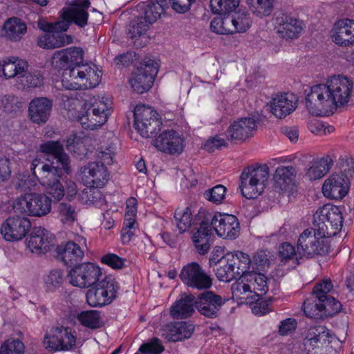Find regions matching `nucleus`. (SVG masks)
<instances>
[{
	"instance_id": "1",
	"label": "nucleus",
	"mask_w": 354,
	"mask_h": 354,
	"mask_svg": "<svg viewBox=\"0 0 354 354\" xmlns=\"http://www.w3.org/2000/svg\"><path fill=\"white\" fill-rule=\"evenodd\" d=\"M353 88V82L348 77L342 75L332 76L325 84L311 87L306 96V106L310 114L317 116L333 112L347 104Z\"/></svg>"
},
{
	"instance_id": "2",
	"label": "nucleus",
	"mask_w": 354,
	"mask_h": 354,
	"mask_svg": "<svg viewBox=\"0 0 354 354\" xmlns=\"http://www.w3.org/2000/svg\"><path fill=\"white\" fill-rule=\"evenodd\" d=\"M32 175L45 187L47 193L55 200L59 201L64 196V189L61 183L64 169L61 165L44 162L39 158L32 160L30 167Z\"/></svg>"
},
{
	"instance_id": "3",
	"label": "nucleus",
	"mask_w": 354,
	"mask_h": 354,
	"mask_svg": "<svg viewBox=\"0 0 354 354\" xmlns=\"http://www.w3.org/2000/svg\"><path fill=\"white\" fill-rule=\"evenodd\" d=\"M102 73L96 66L86 63L63 73L62 86L67 90H80L97 86L101 81Z\"/></svg>"
},
{
	"instance_id": "4",
	"label": "nucleus",
	"mask_w": 354,
	"mask_h": 354,
	"mask_svg": "<svg viewBox=\"0 0 354 354\" xmlns=\"http://www.w3.org/2000/svg\"><path fill=\"white\" fill-rule=\"evenodd\" d=\"M269 168L266 165L250 166L240 176L242 195L248 199L257 198L262 194L268 181Z\"/></svg>"
},
{
	"instance_id": "5",
	"label": "nucleus",
	"mask_w": 354,
	"mask_h": 354,
	"mask_svg": "<svg viewBox=\"0 0 354 354\" xmlns=\"http://www.w3.org/2000/svg\"><path fill=\"white\" fill-rule=\"evenodd\" d=\"M51 203V199L44 194L28 193L15 199L13 209L26 216L41 217L50 212Z\"/></svg>"
},
{
	"instance_id": "6",
	"label": "nucleus",
	"mask_w": 354,
	"mask_h": 354,
	"mask_svg": "<svg viewBox=\"0 0 354 354\" xmlns=\"http://www.w3.org/2000/svg\"><path fill=\"white\" fill-rule=\"evenodd\" d=\"M354 178V166L352 159H347L343 164L340 174H335L326 179L322 186L324 196L342 198L349 189L350 180Z\"/></svg>"
},
{
	"instance_id": "7",
	"label": "nucleus",
	"mask_w": 354,
	"mask_h": 354,
	"mask_svg": "<svg viewBox=\"0 0 354 354\" xmlns=\"http://www.w3.org/2000/svg\"><path fill=\"white\" fill-rule=\"evenodd\" d=\"M118 290L115 279L111 276H105L87 291V303L92 307L109 305L116 298Z\"/></svg>"
},
{
	"instance_id": "8",
	"label": "nucleus",
	"mask_w": 354,
	"mask_h": 354,
	"mask_svg": "<svg viewBox=\"0 0 354 354\" xmlns=\"http://www.w3.org/2000/svg\"><path fill=\"white\" fill-rule=\"evenodd\" d=\"M133 115L135 128L142 137H155L160 131L162 121L160 115L151 107L137 105Z\"/></svg>"
},
{
	"instance_id": "9",
	"label": "nucleus",
	"mask_w": 354,
	"mask_h": 354,
	"mask_svg": "<svg viewBox=\"0 0 354 354\" xmlns=\"http://www.w3.org/2000/svg\"><path fill=\"white\" fill-rule=\"evenodd\" d=\"M105 276L97 265L91 262L75 265L67 275L69 283L80 288H91Z\"/></svg>"
},
{
	"instance_id": "10",
	"label": "nucleus",
	"mask_w": 354,
	"mask_h": 354,
	"mask_svg": "<svg viewBox=\"0 0 354 354\" xmlns=\"http://www.w3.org/2000/svg\"><path fill=\"white\" fill-rule=\"evenodd\" d=\"M89 0H73L67 7L62 8V21L55 24L56 29L66 31L71 24L84 28L88 24Z\"/></svg>"
},
{
	"instance_id": "11",
	"label": "nucleus",
	"mask_w": 354,
	"mask_h": 354,
	"mask_svg": "<svg viewBox=\"0 0 354 354\" xmlns=\"http://www.w3.org/2000/svg\"><path fill=\"white\" fill-rule=\"evenodd\" d=\"M158 71V65L155 61L145 59L131 74L129 84L132 89L140 94L147 92L153 86Z\"/></svg>"
},
{
	"instance_id": "12",
	"label": "nucleus",
	"mask_w": 354,
	"mask_h": 354,
	"mask_svg": "<svg viewBox=\"0 0 354 354\" xmlns=\"http://www.w3.org/2000/svg\"><path fill=\"white\" fill-rule=\"evenodd\" d=\"M206 220L221 238L234 240L239 235L240 223L234 215L221 212H207Z\"/></svg>"
},
{
	"instance_id": "13",
	"label": "nucleus",
	"mask_w": 354,
	"mask_h": 354,
	"mask_svg": "<svg viewBox=\"0 0 354 354\" xmlns=\"http://www.w3.org/2000/svg\"><path fill=\"white\" fill-rule=\"evenodd\" d=\"M326 241L316 236L313 228L305 230L297 241V253L301 257L312 258L317 255H324L328 252Z\"/></svg>"
},
{
	"instance_id": "14",
	"label": "nucleus",
	"mask_w": 354,
	"mask_h": 354,
	"mask_svg": "<svg viewBox=\"0 0 354 354\" xmlns=\"http://www.w3.org/2000/svg\"><path fill=\"white\" fill-rule=\"evenodd\" d=\"M179 277L185 285L198 290H207L212 285L211 277L196 262H191L184 266Z\"/></svg>"
},
{
	"instance_id": "15",
	"label": "nucleus",
	"mask_w": 354,
	"mask_h": 354,
	"mask_svg": "<svg viewBox=\"0 0 354 354\" xmlns=\"http://www.w3.org/2000/svg\"><path fill=\"white\" fill-rule=\"evenodd\" d=\"M31 228L29 218L21 216H9L1 226V234L7 241H17L25 237Z\"/></svg>"
},
{
	"instance_id": "16",
	"label": "nucleus",
	"mask_w": 354,
	"mask_h": 354,
	"mask_svg": "<svg viewBox=\"0 0 354 354\" xmlns=\"http://www.w3.org/2000/svg\"><path fill=\"white\" fill-rule=\"evenodd\" d=\"M225 299L212 291L205 290L196 297V309L203 316L216 319L221 315Z\"/></svg>"
},
{
	"instance_id": "17",
	"label": "nucleus",
	"mask_w": 354,
	"mask_h": 354,
	"mask_svg": "<svg viewBox=\"0 0 354 354\" xmlns=\"http://www.w3.org/2000/svg\"><path fill=\"white\" fill-rule=\"evenodd\" d=\"M110 115V109L104 102L90 106L84 113L77 115V120L86 129H95L102 126Z\"/></svg>"
},
{
	"instance_id": "18",
	"label": "nucleus",
	"mask_w": 354,
	"mask_h": 354,
	"mask_svg": "<svg viewBox=\"0 0 354 354\" xmlns=\"http://www.w3.org/2000/svg\"><path fill=\"white\" fill-rule=\"evenodd\" d=\"M341 308V303L330 295L317 301L315 299H306L303 304L304 312L309 317L318 315L319 313L325 317H333Z\"/></svg>"
},
{
	"instance_id": "19",
	"label": "nucleus",
	"mask_w": 354,
	"mask_h": 354,
	"mask_svg": "<svg viewBox=\"0 0 354 354\" xmlns=\"http://www.w3.org/2000/svg\"><path fill=\"white\" fill-rule=\"evenodd\" d=\"M77 242L69 241L62 243L56 248V258L62 261L66 266L76 264L83 259L84 252L83 247L86 245V239L79 236Z\"/></svg>"
},
{
	"instance_id": "20",
	"label": "nucleus",
	"mask_w": 354,
	"mask_h": 354,
	"mask_svg": "<svg viewBox=\"0 0 354 354\" xmlns=\"http://www.w3.org/2000/svg\"><path fill=\"white\" fill-rule=\"evenodd\" d=\"M84 51L80 47H71L55 52L53 57V63L55 67L71 70L77 66H83Z\"/></svg>"
},
{
	"instance_id": "21",
	"label": "nucleus",
	"mask_w": 354,
	"mask_h": 354,
	"mask_svg": "<svg viewBox=\"0 0 354 354\" xmlns=\"http://www.w3.org/2000/svg\"><path fill=\"white\" fill-rule=\"evenodd\" d=\"M80 176L87 187H102L107 181L108 172L103 164L93 162L81 168Z\"/></svg>"
},
{
	"instance_id": "22",
	"label": "nucleus",
	"mask_w": 354,
	"mask_h": 354,
	"mask_svg": "<svg viewBox=\"0 0 354 354\" xmlns=\"http://www.w3.org/2000/svg\"><path fill=\"white\" fill-rule=\"evenodd\" d=\"M26 240L32 252L45 254L54 245L55 236L44 227H34Z\"/></svg>"
},
{
	"instance_id": "23",
	"label": "nucleus",
	"mask_w": 354,
	"mask_h": 354,
	"mask_svg": "<svg viewBox=\"0 0 354 354\" xmlns=\"http://www.w3.org/2000/svg\"><path fill=\"white\" fill-rule=\"evenodd\" d=\"M160 151L168 154H180L183 151L184 140L174 130H167L153 141Z\"/></svg>"
},
{
	"instance_id": "24",
	"label": "nucleus",
	"mask_w": 354,
	"mask_h": 354,
	"mask_svg": "<svg viewBox=\"0 0 354 354\" xmlns=\"http://www.w3.org/2000/svg\"><path fill=\"white\" fill-rule=\"evenodd\" d=\"M39 151L47 155L46 162L61 165L66 173L70 171V159L59 141L49 140L39 145Z\"/></svg>"
},
{
	"instance_id": "25",
	"label": "nucleus",
	"mask_w": 354,
	"mask_h": 354,
	"mask_svg": "<svg viewBox=\"0 0 354 354\" xmlns=\"http://www.w3.org/2000/svg\"><path fill=\"white\" fill-rule=\"evenodd\" d=\"M275 24L277 33L280 37L286 39L297 38L303 30L301 21L285 13L276 17Z\"/></svg>"
},
{
	"instance_id": "26",
	"label": "nucleus",
	"mask_w": 354,
	"mask_h": 354,
	"mask_svg": "<svg viewBox=\"0 0 354 354\" xmlns=\"http://www.w3.org/2000/svg\"><path fill=\"white\" fill-rule=\"evenodd\" d=\"M257 120L253 118H242L234 121L226 131L227 138L230 140L244 141L252 137L257 131Z\"/></svg>"
},
{
	"instance_id": "27",
	"label": "nucleus",
	"mask_w": 354,
	"mask_h": 354,
	"mask_svg": "<svg viewBox=\"0 0 354 354\" xmlns=\"http://www.w3.org/2000/svg\"><path fill=\"white\" fill-rule=\"evenodd\" d=\"M53 108L51 100L45 97L32 99L28 106V115L30 120L35 124H44L48 120Z\"/></svg>"
},
{
	"instance_id": "28",
	"label": "nucleus",
	"mask_w": 354,
	"mask_h": 354,
	"mask_svg": "<svg viewBox=\"0 0 354 354\" xmlns=\"http://www.w3.org/2000/svg\"><path fill=\"white\" fill-rule=\"evenodd\" d=\"M333 41L342 46L354 44V20L344 19L337 21L333 28Z\"/></svg>"
},
{
	"instance_id": "29",
	"label": "nucleus",
	"mask_w": 354,
	"mask_h": 354,
	"mask_svg": "<svg viewBox=\"0 0 354 354\" xmlns=\"http://www.w3.org/2000/svg\"><path fill=\"white\" fill-rule=\"evenodd\" d=\"M297 107V101L292 94L283 93L272 97L270 111L278 118H284L290 114Z\"/></svg>"
},
{
	"instance_id": "30",
	"label": "nucleus",
	"mask_w": 354,
	"mask_h": 354,
	"mask_svg": "<svg viewBox=\"0 0 354 354\" xmlns=\"http://www.w3.org/2000/svg\"><path fill=\"white\" fill-rule=\"evenodd\" d=\"M196 297L192 294L182 293L170 309L174 319H186L195 312Z\"/></svg>"
},
{
	"instance_id": "31",
	"label": "nucleus",
	"mask_w": 354,
	"mask_h": 354,
	"mask_svg": "<svg viewBox=\"0 0 354 354\" xmlns=\"http://www.w3.org/2000/svg\"><path fill=\"white\" fill-rule=\"evenodd\" d=\"M207 213L205 211H200L197 214L193 216L188 207L184 209H176L174 213V218L180 233L186 232L192 227L198 226L205 219Z\"/></svg>"
},
{
	"instance_id": "32",
	"label": "nucleus",
	"mask_w": 354,
	"mask_h": 354,
	"mask_svg": "<svg viewBox=\"0 0 354 354\" xmlns=\"http://www.w3.org/2000/svg\"><path fill=\"white\" fill-rule=\"evenodd\" d=\"M137 8L144 20L153 24L161 17L167 7L163 0H149L138 4Z\"/></svg>"
},
{
	"instance_id": "33",
	"label": "nucleus",
	"mask_w": 354,
	"mask_h": 354,
	"mask_svg": "<svg viewBox=\"0 0 354 354\" xmlns=\"http://www.w3.org/2000/svg\"><path fill=\"white\" fill-rule=\"evenodd\" d=\"M27 32L26 24L18 17L8 19L1 28V36L11 41H20Z\"/></svg>"
},
{
	"instance_id": "34",
	"label": "nucleus",
	"mask_w": 354,
	"mask_h": 354,
	"mask_svg": "<svg viewBox=\"0 0 354 354\" xmlns=\"http://www.w3.org/2000/svg\"><path fill=\"white\" fill-rule=\"evenodd\" d=\"M194 327L185 322L170 323L165 326L164 335L169 342H178L189 338Z\"/></svg>"
},
{
	"instance_id": "35",
	"label": "nucleus",
	"mask_w": 354,
	"mask_h": 354,
	"mask_svg": "<svg viewBox=\"0 0 354 354\" xmlns=\"http://www.w3.org/2000/svg\"><path fill=\"white\" fill-rule=\"evenodd\" d=\"M243 279L250 286L252 293L254 292L257 296H261L268 291V277L261 271L254 270L253 266L252 270L243 274Z\"/></svg>"
},
{
	"instance_id": "36",
	"label": "nucleus",
	"mask_w": 354,
	"mask_h": 354,
	"mask_svg": "<svg viewBox=\"0 0 354 354\" xmlns=\"http://www.w3.org/2000/svg\"><path fill=\"white\" fill-rule=\"evenodd\" d=\"M64 31H48L37 39V45L46 49L60 48L72 42L70 36L63 33Z\"/></svg>"
},
{
	"instance_id": "37",
	"label": "nucleus",
	"mask_w": 354,
	"mask_h": 354,
	"mask_svg": "<svg viewBox=\"0 0 354 354\" xmlns=\"http://www.w3.org/2000/svg\"><path fill=\"white\" fill-rule=\"evenodd\" d=\"M209 262L212 263L214 262V259H209ZM231 262L227 254L223 257L217 261H215V268H214L215 274L219 281L224 282H229L234 279H237L238 274H236L234 266Z\"/></svg>"
},
{
	"instance_id": "38",
	"label": "nucleus",
	"mask_w": 354,
	"mask_h": 354,
	"mask_svg": "<svg viewBox=\"0 0 354 354\" xmlns=\"http://www.w3.org/2000/svg\"><path fill=\"white\" fill-rule=\"evenodd\" d=\"M331 166L332 160L329 156L315 160L310 162L306 176L310 180L319 179L328 172Z\"/></svg>"
},
{
	"instance_id": "39",
	"label": "nucleus",
	"mask_w": 354,
	"mask_h": 354,
	"mask_svg": "<svg viewBox=\"0 0 354 354\" xmlns=\"http://www.w3.org/2000/svg\"><path fill=\"white\" fill-rule=\"evenodd\" d=\"M229 259L234 266V268L239 277L245 274L250 270L252 260L250 256L241 251H236L234 254H227Z\"/></svg>"
},
{
	"instance_id": "40",
	"label": "nucleus",
	"mask_w": 354,
	"mask_h": 354,
	"mask_svg": "<svg viewBox=\"0 0 354 354\" xmlns=\"http://www.w3.org/2000/svg\"><path fill=\"white\" fill-rule=\"evenodd\" d=\"M210 30L218 35H232L235 33L233 21L230 15L214 17L210 22Z\"/></svg>"
},
{
	"instance_id": "41",
	"label": "nucleus",
	"mask_w": 354,
	"mask_h": 354,
	"mask_svg": "<svg viewBox=\"0 0 354 354\" xmlns=\"http://www.w3.org/2000/svg\"><path fill=\"white\" fill-rule=\"evenodd\" d=\"M251 12L259 17L270 16L274 9V0H246Z\"/></svg>"
},
{
	"instance_id": "42",
	"label": "nucleus",
	"mask_w": 354,
	"mask_h": 354,
	"mask_svg": "<svg viewBox=\"0 0 354 354\" xmlns=\"http://www.w3.org/2000/svg\"><path fill=\"white\" fill-rule=\"evenodd\" d=\"M321 212L322 217L326 218L330 230L335 232V234L340 231L342 227L343 217L337 207H333L330 209H324Z\"/></svg>"
},
{
	"instance_id": "43",
	"label": "nucleus",
	"mask_w": 354,
	"mask_h": 354,
	"mask_svg": "<svg viewBox=\"0 0 354 354\" xmlns=\"http://www.w3.org/2000/svg\"><path fill=\"white\" fill-rule=\"evenodd\" d=\"M57 213L62 223L71 225L77 219L76 207L69 203H59L57 205Z\"/></svg>"
},
{
	"instance_id": "44",
	"label": "nucleus",
	"mask_w": 354,
	"mask_h": 354,
	"mask_svg": "<svg viewBox=\"0 0 354 354\" xmlns=\"http://www.w3.org/2000/svg\"><path fill=\"white\" fill-rule=\"evenodd\" d=\"M77 318L82 325L91 329L99 328L102 326L100 313L97 310L82 311Z\"/></svg>"
},
{
	"instance_id": "45",
	"label": "nucleus",
	"mask_w": 354,
	"mask_h": 354,
	"mask_svg": "<svg viewBox=\"0 0 354 354\" xmlns=\"http://www.w3.org/2000/svg\"><path fill=\"white\" fill-rule=\"evenodd\" d=\"M240 0H211L209 6L212 12L218 15H225L236 10Z\"/></svg>"
},
{
	"instance_id": "46",
	"label": "nucleus",
	"mask_w": 354,
	"mask_h": 354,
	"mask_svg": "<svg viewBox=\"0 0 354 354\" xmlns=\"http://www.w3.org/2000/svg\"><path fill=\"white\" fill-rule=\"evenodd\" d=\"M151 25L148 21L144 20V18L140 15L129 25L128 34L129 37L133 40L144 35Z\"/></svg>"
},
{
	"instance_id": "47",
	"label": "nucleus",
	"mask_w": 354,
	"mask_h": 354,
	"mask_svg": "<svg viewBox=\"0 0 354 354\" xmlns=\"http://www.w3.org/2000/svg\"><path fill=\"white\" fill-rule=\"evenodd\" d=\"M44 281L46 290L53 292L62 286L64 281V272L60 269L52 270L44 277Z\"/></svg>"
},
{
	"instance_id": "48",
	"label": "nucleus",
	"mask_w": 354,
	"mask_h": 354,
	"mask_svg": "<svg viewBox=\"0 0 354 354\" xmlns=\"http://www.w3.org/2000/svg\"><path fill=\"white\" fill-rule=\"evenodd\" d=\"M333 291V285L330 279H324L316 283L312 292V296L306 299H315L319 301L324 297L330 296L328 293Z\"/></svg>"
},
{
	"instance_id": "49",
	"label": "nucleus",
	"mask_w": 354,
	"mask_h": 354,
	"mask_svg": "<svg viewBox=\"0 0 354 354\" xmlns=\"http://www.w3.org/2000/svg\"><path fill=\"white\" fill-rule=\"evenodd\" d=\"M296 169L292 166H280L277 168L274 179L281 186L283 184H289L296 175Z\"/></svg>"
},
{
	"instance_id": "50",
	"label": "nucleus",
	"mask_w": 354,
	"mask_h": 354,
	"mask_svg": "<svg viewBox=\"0 0 354 354\" xmlns=\"http://www.w3.org/2000/svg\"><path fill=\"white\" fill-rule=\"evenodd\" d=\"M233 21V26L235 28V33L245 32L252 24V19L250 14L247 12H239L230 15Z\"/></svg>"
},
{
	"instance_id": "51",
	"label": "nucleus",
	"mask_w": 354,
	"mask_h": 354,
	"mask_svg": "<svg viewBox=\"0 0 354 354\" xmlns=\"http://www.w3.org/2000/svg\"><path fill=\"white\" fill-rule=\"evenodd\" d=\"M62 351L72 349L75 346L76 337L75 331L69 327L58 326Z\"/></svg>"
},
{
	"instance_id": "52",
	"label": "nucleus",
	"mask_w": 354,
	"mask_h": 354,
	"mask_svg": "<svg viewBox=\"0 0 354 354\" xmlns=\"http://www.w3.org/2000/svg\"><path fill=\"white\" fill-rule=\"evenodd\" d=\"M328 332L324 326H317L310 327L306 336L311 344L317 343H326L328 339Z\"/></svg>"
},
{
	"instance_id": "53",
	"label": "nucleus",
	"mask_w": 354,
	"mask_h": 354,
	"mask_svg": "<svg viewBox=\"0 0 354 354\" xmlns=\"http://www.w3.org/2000/svg\"><path fill=\"white\" fill-rule=\"evenodd\" d=\"M58 327L53 328L44 339V346L52 351H62Z\"/></svg>"
},
{
	"instance_id": "54",
	"label": "nucleus",
	"mask_w": 354,
	"mask_h": 354,
	"mask_svg": "<svg viewBox=\"0 0 354 354\" xmlns=\"http://www.w3.org/2000/svg\"><path fill=\"white\" fill-rule=\"evenodd\" d=\"M24 345L18 339H8L1 346L0 354H24Z\"/></svg>"
},
{
	"instance_id": "55",
	"label": "nucleus",
	"mask_w": 354,
	"mask_h": 354,
	"mask_svg": "<svg viewBox=\"0 0 354 354\" xmlns=\"http://www.w3.org/2000/svg\"><path fill=\"white\" fill-rule=\"evenodd\" d=\"M19 77L24 87L35 88L43 84V77L39 71L28 72Z\"/></svg>"
},
{
	"instance_id": "56",
	"label": "nucleus",
	"mask_w": 354,
	"mask_h": 354,
	"mask_svg": "<svg viewBox=\"0 0 354 354\" xmlns=\"http://www.w3.org/2000/svg\"><path fill=\"white\" fill-rule=\"evenodd\" d=\"M95 153L101 160V164L111 165L115 156V147L113 144L102 146L96 150Z\"/></svg>"
},
{
	"instance_id": "57",
	"label": "nucleus",
	"mask_w": 354,
	"mask_h": 354,
	"mask_svg": "<svg viewBox=\"0 0 354 354\" xmlns=\"http://www.w3.org/2000/svg\"><path fill=\"white\" fill-rule=\"evenodd\" d=\"M226 188L222 185H218L204 192V197L209 201L215 203H221L225 195Z\"/></svg>"
},
{
	"instance_id": "58",
	"label": "nucleus",
	"mask_w": 354,
	"mask_h": 354,
	"mask_svg": "<svg viewBox=\"0 0 354 354\" xmlns=\"http://www.w3.org/2000/svg\"><path fill=\"white\" fill-rule=\"evenodd\" d=\"M237 278L238 280L233 283L231 286L232 294L233 297L242 299L243 295L252 292H250V286L243 279V275L237 277Z\"/></svg>"
},
{
	"instance_id": "59",
	"label": "nucleus",
	"mask_w": 354,
	"mask_h": 354,
	"mask_svg": "<svg viewBox=\"0 0 354 354\" xmlns=\"http://www.w3.org/2000/svg\"><path fill=\"white\" fill-rule=\"evenodd\" d=\"M315 225L316 228L313 230H315L316 235L321 239L335 235V232L330 230L329 225L326 223V218L322 217V213L319 216L318 221H315Z\"/></svg>"
},
{
	"instance_id": "60",
	"label": "nucleus",
	"mask_w": 354,
	"mask_h": 354,
	"mask_svg": "<svg viewBox=\"0 0 354 354\" xmlns=\"http://www.w3.org/2000/svg\"><path fill=\"white\" fill-rule=\"evenodd\" d=\"M3 111L7 113H17L21 107V103L14 95H5L1 99Z\"/></svg>"
},
{
	"instance_id": "61",
	"label": "nucleus",
	"mask_w": 354,
	"mask_h": 354,
	"mask_svg": "<svg viewBox=\"0 0 354 354\" xmlns=\"http://www.w3.org/2000/svg\"><path fill=\"white\" fill-rule=\"evenodd\" d=\"M164 351L161 341L158 338H153L149 342L145 343L139 348L142 354H160Z\"/></svg>"
},
{
	"instance_id": "62",
	"label": "nucleus",
	"mask_w": 354,
	"mask_h": 354,
	"mask_svg": "<svg viewBox=\"0 0 354 354\" xmlns=\"http://www.w3.org/2000/svg\"><path fill=\"white\" fill-rule=\"evenodd\" d=\"M101 262L113 269H121L124 266L125 259L115 254L108 253L101 258Z\"/></svg>"
},
{
	"instance_id": "63",
	"label": "nucleus",
	"mask_w": 354,
	"mask_h": 354,
	"mask_svg": "<svg viewBox=\"0 0 354 354\" xmlns=\"http://www.w3.org/2000/svg\"><path fill=\"white\" fill-rule=\"evenodd\" d=\"M165 1L166 7L168 8V3L171 4V7L174 10L178 13H185L189 9L192 3L195 0H163Z\"/></svg>"
},
{
	"instance_id": "64",
	"label": "nucleus",
	"mask_w": 354,
	"mask_h": 354,
	"mask_svg": "<svg viewBox=\"0 0 354 354\" xmlns=\"http://www.w3.org/2000/svg\"><path fill=\"white\" fill-rule=\"evenodd\" d=\"M271 302L263 299H258L257 301L251 305L252 312L258 316H263L268 313L270 309Z\"/></svg>"
}]
</instances>
